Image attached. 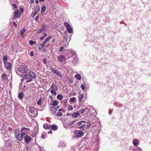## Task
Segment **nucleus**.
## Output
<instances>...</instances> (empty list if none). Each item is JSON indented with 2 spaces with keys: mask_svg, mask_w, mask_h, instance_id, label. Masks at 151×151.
I'll list each match as a JSON object with an SVG mask.
<instances>
[{
  "mask_svg": "<svg viewBox=\"0 0 151 151\" xmlns=\"http://www.w3.org/2000/svg\"><path fill=\"white\" fill-rule=\"evenodd\" d=\"M65 48L61 46L59 50L61 52V54L63 55L65 57L66 60H68L70 58L72 55L76 54V52L73 50H64Z\"/></svg>",
  "mask_w": 151,
  "mask_h": 151,
  "instance_id": "nucleus-1",
  "label": "nucleus"
},
{
  "mask_svg": "<svg viewBox=\"0 0 151 151\" xmlns=\"http://www.w3.org/2000/svg\"><path fill=\"white\" fill-rule=\"evenodd\" d=\"M36 77V75L34 72L32 71L29 72L28 74H25L24 76V78L25 79H29L27 80L26 81V82H31L32 78H35Z\"/></svg>",
  "mask_w": 151,
  "mask_h": 151,
  "instance_id": "nucleus-2",
  "label": "nucleus"
},
{
  "mask_svg": "<svg viewBox=\"0 0 151 151\" xmlns=\"http://www.w3.org/2000/svg\"><path fill=\"white\" fill-rule=\"evenodd\" d=\"M17 70H18L20 73H26L28 69L26 65L24 64L19 66Z\"/></svg>",
  "mask_w": 151,
  "mask_h": 151,
  "instance_id": "nucleus-3",
  "label": "nucleus"
},
{
  "mask_svg": "<svg viewBox=\"0 0 151 151\" xmlns=\"http://www.w3.org/2000/svg\"><path fill=\"white\" fill-rule=\"evenodd\" d=\"M30 115L32 117H35L37 115L36 109L34 107H31L30 108Z\"/></svg>",
  "mask_w": 151,
  "mask_h": 151,
  "instance_id": "nucleus-4",
  "label": "nucleus"
},
{
  "mask_svg": "<svg viewBox=\"0 0 151 151\" xmlns=\"http://www.w3.org/2000/svg\"><path fill=\"white\" fill-rule=\"evenodd\" d=\"M51 89L50 93L52 94L56 95L57 94V93L56 92L58 89V87L57 86L54 84H52L51 85L50 88L49 89Z\"/></svg>",
  "mask_w": 151,
  "mask_h": 151,
  "instance_id": "nucleus-5",
  "label": "nucleus"
},
{
  "mask_svg": "<svg viewBox=\"0 0 151 151\" xmlns=\"http://www.w3.org/2000/svg\"><path fill=\"white\" fill-rule=\"evenodd\" d=\"M57 59L58 61L60 63H63L64 62L65 64V62L66 59L65 58V56L63 54L60 55L58 56Z\"/></svg>",
  "mask_w": 151,
  "mask_h": 151,
  "instance_id": "nucleus-6",
  "label": "nucleus"
},
{
  "mask_svg": "<svg viewBox=\"0 0 151 151\" xmlns=\"http://www.w3.org/2000/svg\"><path fill=\"white\" fill-rule=\"evenodd\" d=\"M64 25L66 27L67 31L69 33H72L73 31V29L68 22H65L64 24Z\"/></svg>",
  "mask_w": 151,
  "mask_h": 151,
  "instance_id": "nucleus-7",
  "label": "nucleus"
},
{
  "mask_svg": "<svg viewBox=\"0 0 151 151\" xmlns=\"http://www.w3.org/2000/svg\"><path fill=\"white\" fill-rule=\"evenodd\" d=\"M51 39V38L50 37H49L47 38H46L45 41L41 44L39 46V49H41L46 44L47 42L49 41Z\"/></svg>",
  "mask_w": 151,
  "mask_h": 151,
  "instance_id": "nucleus-8",
  "label": "nucleus"
},
{
  "mask_svg": "<svg viewBox=\"0 0 151 151\" xmlns=\"http://www.w3.org/2000/svg\"><path fill=\"white\" fill-rule=\"evenodd\" d=\"M50 70H51L53 73L57 75L60 78H62L63 77L62 75L60 73V72L58 71L55 70L52 67H51Z\"/></svg>",
  "mask_w": 151,
  "mask_h": 151,
  "instance_id": "nucleus-9",
  "label": "nucleus"
},
{
  "mask_svg": "<svg viewBox=\"0 0 151 151\" xmlns=\"http://www.w3.org/2000/svg\"><path fill=\"white\" fill-rule=\"evenodd\" d=\"M24 138V142L27 144H29L32 140V138L28 135H26Z\"/></svg>",
  "mask_w": 151,
  "mask_h": 151,
  "instance_id": "nucleus-10",
  "label": "nucleus"
},
{
  "mask_svg": "<svg viewBox=\"0 0 151 151\" xmlns=\"http://www.w3.org/2000/svg\"><path fill=\"white\" fill-rule=\"evenodd\" d=\"M88 108H85L84 109H82L80 110H79V111L83 115L86 114L88 111Z\"/></svg>",
  "mask_w": 151,
  "mask_h": 151,
  "instance_id": "nucleus-11",
  "label": "nucleus"
},
{
  "mask_svg": "<svg viewBox=\"0 0 151 151\" xmlns=\"http://www.w3.org/2000/svg\"><path fill=\"white\" fill-rule=\"evenodd\" d=\"M74 121H72L64 123L63 124L64 127L65 128H67L68 127H70V126L74 123Z\"/></svg>",
  "mask_w": 151,
  "mask_h": 151,
  "instance_id": "nucleus-12",
  "label": "nucleus"
},
{
  "mask_svg": "<svg viewBox=\"0 0 151 151\" xmlns=\"http://www.w3.org/2000/svg\"><path fill=\"white\" fill-rule=\"evenodd\" d=\"M22 133L21 134H20L19 137V138H18V140L20 141H21L22 140V138H24V137H25L26 135H28V134L26 133L25 132H21Z\"/></svg>",
  "mask_w": 151,
  "mask_h": 151,
  "instance_id": "nucleus-13",
  "label": "nucleus"
},
{
  "mask_svg": "<svg viewBox=\"0 0 151 151\" xmlns=\"http://www.w3.org/2000/svg\"><path fill=\"white\" fill-rule=\"evenodd\" d=\"M133 145L135 147L137 146L139 144V141L137 139H134L132 141Z\"/></svg>",
  "mask_w": 151,
  "mask_h": 151,
  "instance_id": "nucleus-14",
  "label": "nucleus"
},
{
  "mask_svg": "<svg viewBox=\"0 0 151 151\" xmlns=\"http://www.w3.org/2000/svg\"><path fill=\"white\" fill-rule=\"evenodd\" d=\"M66 146V143L64 141H61L60 142L59 145V147L61 148H64Z\"/></svg>",
  "mask_w": 151,
  "mask_h": 151,
  "instance_id": "nucleus-15",
  "label": "nucleus"
},
{
  "mask_svg": "<svg viewBox=\"0 0 151 151\" xmlns=\"http://www.w3.org/2000/svg\"><path fill=\"white\" fill-rule=\"evenodd\" d=\"M50 110L52 114H55L57 111V109L54 106H52L50 107Z\"/></svg>",
  "mask_w": 151,
  "mask_h": 151,
  "instance_id": "nucleus-16",
  "label": "nucleus"
},
{
  "mask_svg": "<svg viewBox=\"0 0 151 151\" xmlns=\"http://www.w3.org/2000/svg\"><path fill=\"white\" fill-rule=\"evenodd\" d=\"M29 128H26L24 127H22L21 129V132H25L26 133L28 134L30 131Z\"/></svg>",
  "mask_w": 151,
  "mask_h": 151,
  "instance_id": "nucleus-17",
  "label": "nucleus"
},
{
  "mask_svg": "<svg viewBox=\"0 0 151 151\" xmlns=\"http://www.w3.org/2000/svg\"><path fill=\"white\" fill-rule=\"evenodd\" d=\"M4 66L6 68L7 70H9L10 68L11 65L9 63L4 61Z\"/></svg>",
  "mask_w": 151,
  "mask_h": 151,
  "instance_id": "nucleus-18",
  "label": "nucleus"
},
{
  "mask_svg": "<svg viewBox=\"0 0 151 151\" xmlns=\"http://www.w3.org/2000/svg\"><path fill=\"white\" fill-rule=\"evenodd\" d=\"M76 135L77 137H78L83 135V132L82 130H79L76 132Z\"/></svg>",
  "mask_w": 151,
  "mask_h": 151,
  "instance_id": "nucleus-19",
  "label": "nucleus"
},
{
  "mask_svg": "<svg viewBox=\"0 0 151 151\" xmlns=\"http://www.w3.org/2000/svg\"><path fill=\"white\" fill-rule=\"evenodd\" d=\"M19 131L18 129H16L14 131V134L16 137L18 139L19 137L20 134L19 133Z\"/></svg>",
  "mask_w": 151,
  "mask_h": 151,
  "instance_id": "nucleus-20",
  "label": "nucleus"
},
{
  "mask_svg": "<svg viewBox=\"0 0 151 151\" xmlns=\"http://www.w3.org/2000/svg\"><path fill=\"white\" fill-rule=\"evenodd\" d=\"M80 112L79 111L77 112H74L72 114V116L74 117H76L80 116Z\"/></svg>",
  "mask_w": 151,
  "mask_h": 151,
  "instance_id": "nucleus-21",
  "label": "nucleus"
},
{
  "mask_svg": "<svg viewBox=\"0 0 151 151\" xmlns=\"http://www.w3.org/2000/svg\"><path fill=\"white\" fill-rule=\"evenodd\" d=\"M14 15L15 17L18 18L20 17V14L18 10H16L15 11Z\"/></svg>",
  "mask_w": 151,
  "mask_h": 151,
  "instance_id": "nucleus-22",
  "label": "nucleus"
},
{
  "mask_svg": "<svg viewBox=\"0 0 151 151\" xmlns=\"http://www.w3.org/2000/svg\"><path fill=\"white\" fill-rule=\"evenodd\" d=\"M1 78L2 80L4 81H6L7 80V76L5 74H3L1 75Z\"/></svg>",
  "mask_w": 151,
  "mask_h": 151,
  "instance_id": "nucleus-23",
  "label": "nucleus"
},
{
  "mask_svg": "<svg viewBox=\"0 0 151 151\" xmlns=\"http://www.w3.org/2000/svg\"><path fill=\"white\" fill-rule=\"evenodd\" d=\"M80 129H83V130H85L86 129H87L86 127V123H84L80 127H78Z\"/></svg>",
  "mask_w": 151,
  "mask_h": 151,
  "instance_id": "nucleus-24",
  "label": "nucleus"
},
{
  "mask_svg": "<svg viewBox=\"0 0 151 151\" xmlns=\"http://www.w3.org/2000/svg\"><path fill=\"white\" fill-rule=\"evenodd\" d=\"M51 127V129L53 130H57L58 129V126L55 125H50V127Z\"/></svg>",
  "mask_w": 151,
  "mask_h": 151,
  "instance_id": "nucleus-25",
  "label": "nucleus"
},
{
  "mask_svg": "<svg viewBox=\"0 0 151 151\" xmlns=\"http://www.w3.org/2000/svg\"><path fill=\"white\" fill-rule=\"evenodd\" d=\"M84 96L82 94H79L78 96V100L79 102L82 101V99L83 98Z\"/></svg>",
  "mask_w": 151,
  "mask_h": 151,
  "instance_id": "nucleus-26",
  "label": "nucleus"
},
{
  "mask_svg": "<svg viewBox=\"0 0 151 151\" xmlns=\"http://www.w3.org/2000/svg\"><path fill=\"white\" fill-rule=\"evenodd\" d=\"M86 122L84 121H81L77 123V125H82L83 124L85 123Z\"/></svg>",
  "mask_w": 151,
  "mask_h": 151,
  "instance_id": "nucleus-27",
  "label": "nucleus"
},
{
  "mask_svg": "<svg viewBox=\"0 0 151 151\" xmlns=\"http://www.w3.org/2000/svg\"><path fill=\"white\" fill-rule=\"evenodd\" d=\"M75 78L78 80H80L81 79V77L80 75L79 74H77L75 76Z\"/></svg>",
  "mask_w": 151,
  "mask_h": 151,
  "instance_id": "nucleus-28",
  "label": "nucleus"
},
{
  "mask_svg": "<svg viewBox=\"0 0 151 151\" xmlns=\"http://www.w3.org/2000/svg\"><path fill=\"white\" fill-rule=\"evenodd\" d=\"M67 108L68 110L71 111L73 109V106L71 105H68L67 106Z\"/></svg>",
  "mask_w": 151,
  "mask_h": 151,
  "instance_id": "nucleus-29",
  "label": "nucleus"
},
{
  "mask_svg": "<svg viewBox=\"0 0 151 151\" xmlns=\"http://www.w3.org/2000/svg\"><path fill=\"white\" fill-rule=\"evenodd\" d=\"M132 151H143L141 148L139 147H137L135 149H132Z\"/></svg>",
  "mask_w": 151,
  "mask_h": 151,
  "instance_id": "nucleus-30",
  "label": "nucleus"
},
{
  "mask_svg": "<svg viewBox=\"0 0 151 151\" xmlns=\"http://www.w3.org/2000/svg\"><path fill=\"white\" fill-rule=\"evenodd\" d=\"M43 127L44 129H47L50 127V125L48 124H46V125L45 124H44L43 125Z\"/></svg>",
  "mask_w": 151,
  "mask_h": 151,
  "instance_id": "nucleus-31",
  "label": "nucleus"
},
{
  "mask_svg": "<svg viewBox=\"0 0 151 151\" xmlns=\"http://www.w3.org/2000/svg\"><path fill=\"white\" fill-rule=\"evenodd\" d=\"M46 10V7L45 6H43L41 8V11L42 13H44L45 12Z\"/></svg>",
  "mask_w": 151,
  "mask_h": 151,
  "instance_id": "nucleus-32",
  "label": "nucleus"
},
{
  "mask_svg": "<svg viewBox=\"0 0 151 151\" xmlns=\"http://www.w3.org/2000/svg\"><path fill=\"white\" fill-rule=\"evenodd\" d=\"M36 43V42L35 41H32V40L29 41V44L30 45H32L34 44H35Z\"/></svg>",
  "mask_w": 151,
  "mask_h": 151,
  "instance_id": "nucleus-33",
  "label": "nucleus"
},
{
  "mask_svg": "<svg viewBox=\"0 0 151 151\" xmlns=\"http://www.w3.org/2000/svg\"><path fill=\"white\" fill-rule=\"evenodd\" d=\"M58 104V102L57 101H53L52 105L55 106H57Z\"/></svg>",
  "mask_w": 151,
  "mask_h": 151,
  "instance_id": "nucleus-34",
  "label": "nucleus"
},
{
  "mask_svg": "<svg viewBox=\"0 0 151 151\" xmlns=\"http://www.w3.org/2000/svg\"><path fill=\"white\" fill-rule=\"evenodd\" d=\"M23 93L22 92L19 93L18 94V98L19 99H22L23 98Z\"/></svg>",
  "mask_w": 151,
  "mask_h": 151,
  "instance_id": "nucleus-35",
  "label": "nucleus"
},
{
  "mask_svg": "<svg viewBox=\"0 0 151 151\" xmlns=\"http://www.w3.org/2000/svg\"><path fill=\"white\" fill-rule=\"evenodd\" d=\"M40 10V7L39 6H37L35 8V11L37 13H38Z\"/></svg>",
  "mask_w": 151,
  "mask_h": 151,
  "instance_id": "nucleus-36",
  "label": "nucleus"
},
{
  "mask_svg": "<svg viewBox=\"0 0 151 151\" xmlns=\"http://www.w3.org/2000/svg\"><path fill=\"white\" fill-rule=\"evenodd\" d=\"M42 102V98H40L39 100L38 101L37 104L38 105H41V103Z\"/></svg>",
  "mask_w": 151,
  "mask_h": 151,
  "instance_id": "nucleus-37",
  "label": "nucleus"
},
{
  "mask_svg": "<svg viewBox=\"0 0 151 151\" xmlns=\"http://www.w3.org/2000/svg\"><path fill=\"white\" fill-rule=\"evenodd\" d=\"M57 98L59 100H60L63 98V96L62 95L60 94H58L57 96Z\"/></svg>",
  "mask_w": 151,
  "mask_h": 151,
  "instance_id": "nucleus-38",
  "label": "nucleus"
},
{
  "mask_svg": "<svg viewBox=\"0 0 151 151\" xmlns=\"http://www.w3.org/2000/svg\"><path fill=\"white\" fill-rule=\"evenodd\" d=\"M76 99V98L75 97H73L70 99V101L71 102H74L75 101Z\"/></svg>",
  "mask_w": 151,
  "mask_h": 151,
  "instance_id": "nucleus-39",
  "label": "nucleus"
},
{
  "mask_svg": "<svg viewBox=\"0 0 151 151\" xmlns=\"http://www.w3.org/2000/svg\"><path fill=\"white\" fill-rule=\"evenodd\" d=\"M86 125L87 129L91 126V124L90 122H88L86 123Z\"/></svg>",
  "mask_w": 151,
  "mask_h": 151,
  "instance_id": "nucleus-40",
  "label": "nucleus"
},
{
  "mask_svg": "<svg viewBox=\"0 0 151 151\" xmlns=\"http://www.w3.org/2000/svg\"><path fill=\"white\" fill-rule=\"evenodd\" d=\"M81 88L83 90H84L85 88V86L83 84H82L81 85Z\"/></svg>",
  "mask_w": 151,
  "mask_h": 151,
  "instance_id": "nucleus-41",
  "label": "nucleus"
},
{
  "mask_svg": "<svg viewBox=\"0 0 151 151\" xmlns=\"http://www.w3.org/2000/svg\"><path fill=\"white\" fill-rule=\"evenodd\" d=\"M25 30L24 29H22V30H21V31H20V34H21V35L23 34L24 33V32H25Z\"/></svg>",
  "mask_w": 151,
  "mask_h": 151,
  "instance_id": "nucleus-42",
  "label": "nucleus"
},
{
  "mask_svg": "<svg viewBox=\"0 0 151 151\" xmlns=\"http://www.w3.org/2000/svg\"><path fill=\"white\" fill-rule=\"evenodd\" d=\"M7 57L6 56H4L3 58V60L4 62V61H6V60H7Z\"/></svg>",
  "mask_w": 151,
  "mask_h": 151,
  "instance_id": "nucleus-43",
  "label": "nucleus"
},
{
  "mask_svg": "<svg viewBox=\"0 0 151 151\" xmlns=\"http://www.w3.org/2000/svg\"><path fill=\"white\" fill-rule=\"evenodd\" d=\"M63 114L61 112H58L57 114V116H62Z\"/></svg>",
  "mask_w": 151,
  "mask_h": 151,
  "instance_id": "nucleus-44",
  "label": "nucleus"
},
{
  "mask_svg": "<svg viewBox=\"0 0 151 151\" xmlns=\"http://www.w3.org/2000/svg\"><path fill=\"white\" fill-rule=\"evenodd\" d=\"M36 134V132H33L32 133L31 135L32 137H34L35 136Z\"/></svg>",
  "mask_w": 151,
  "mask_h": 151,
  "instance_id": "nucleus-45",
  "label": "nucleus"
},
{
  "mask_svg": "<svg viewBox=\"0 0 151 151\" xmlns=\"http://www.w3.org/2000/svg\"><path fill=\"white\" fill-rule=\"evenodd\" d=\"M43 30V29H40L37 31V32L39 34L40 33L42 32V31Z\"/></svg>",
  "mask_w": 151,
  "mask_h": 151,
  "instance_id": "nucleus-46",
  "label": "nucleus"
},
{
  "mask_svg": "<svg viewBox=\"0 0 151 151\" xmlns=\"http://www.w3.org/2000/svg\"><path fill=\"white\" fill-rule=\"evenodd\" d=\"M39 18V16H37L35 18V20L37 21L38 20Z\"/></svg>",
  "mask_w": 151,
  "mask_h": 151,
  "instance_id": "nucleus-47",
  "label": "nucleus"
},
{
  "mask_svg": "<svg viewBox=\"0 0 151 151\" xmlns=\"http://www.w3.org/2000/svg\"><path fill=\"white\" fill-rule=\"evenodd\" d=\"M30 55L31 56H33L34 55V52L31 51L30 52Z\"/></svg>",
  "mask_w": 151,
  "mask_h": 151,
  "instance_id": "nucleus-48",
  "label": "nucleus"
},
{
  "mask_svg": "<svg viewBox=\"0 0 151 151\" xmlns=\"http://www.w3.org/2000/svg\"><path fill=\"white\" fill-rule=\"evenodd\" d=\"M13 26L14 27H17V24H16V22H13Z\"/></svg>",
  "mask_w": 151,
  "mask_h": 151,
  "instance_id": "nucleus-49",
  "label": "nucleus"
},
{
  "mask_svg": "<svg viewBox=\"0 0 151 151\" xmlns=\"http://www.w3.org/2000/svg\"><path fill=\"white\" fill-rule=\"evenodd\" d=\"M13 6L15 8H16L17 7V5L15 4H13Z\"/></svg>",
  "mask_w": 151,
  "mask_h": 151,
  "instance_id": "nucleus-50",
  "label": "nucleus"
},
{
  "mask_svg": "<svg viewBox=\"0 0 151 151\" xmlns=\"http://www.w3.org/2000/svg\"><path fill=\"white\" fill-rule=\"evenodd\" d=\"M34 1V0H30V1L29 2V3L30 4H32L33 3Z\"/></svg>",
  "mask_w": 151,
  "mask_h": 151,
  "instance_id": "nucleus-51",
  "label": "nucleus"
},
{
  "mask_svg": "<svg viewBox=\"0 0 151 151\" xmlns=\"http://www.w3.org/2000/svg\"><path fill=\"white\" fill-rule=\"evenodd\" d=\"M43 36L45 37L47 36V34L45 33H44L43 34Z\"/></svg>",
  "mask_w": 151,
  "mask_h": 151,
  "instance_id": "nucleus-52",
  "label": "nucleus"
},
{
  "mask_svg": "<svg viewBox=\"0 0 151 151\" xmlns=\"http://www.w3.org/2000/svg\"><path fill=\"white\" fill-rule=\"evenodd\" d=\"M44 38L45 37L43 36H42L41 37L40 39V40H43V39H44Z\"/></svg>",
  "mask_w": 151,
  "mask_h": 151,
  "instance_id": "nucleus-53",
  "label": "nucleus"
},
{
  "mask_svg": "<svg viewBox=\"0 0 151 151\" xmlns=\"http://www.w3.org/2000/svg\"><path fill=\"white\" fill-rule=\"evenodd\" d=\"M41 137L42 138H44V137H45V135H44L43 134H42V136H41Z\"/></svg>",
  "mask_w": 151,
  "mask_h": 151,
  "instance_id": "nucleus-54",
  "label": "nucleus"
},
{
  "mask_svg": "<svg viewBox=\"0 0 151 151\" xmlns=\"http://www.w3.org/2000/svg\"><path fill=\"white\" fill-rule=\"evenodd\" d=\"M48 133L51 134L52 133V131H50L48 132Z\"/></svg>",
  "mask_w": 151,
  "mask_h": 151,
  "instance_id": "nucleus-55",
  "label": "nucleus"
},
{
  "mask_svg": "<svg viewBox=\"0 0 151 151\" xmlns=\"http://www.w3.org/2000/svg\"><path fill=\"white\" fill-rule=\"evenodd\" d=\"M50 45V43H49L48 44H47V45H46V48L47 47H48Z\"/></svg>",
  "mask_w": 151,
  "mask_h": 151,
  "instance_id": "nucleus-56",
  "label": "nucleus"
},
{
  "mask_svg": "<svg viewBox=\"0 0 151 151\" xmlns=\"http://www.w3.org/2000/svg\"><path fill=\"white\" fill-rule=\"evenodd\" d=\"M35 2H36V3H37V4L38 3V2H39L38 0H35Z\"/></svg>",
  "mask_w": 151,
  "mask_h": 151,
  "instance_id": "nucleus-57",
  "label": "nucleus"
},
{
  "mask_svg": "<svg viewBox=\"0 0 151 151\" xmlns=\"http://www.w3.org/2000/svg\"><path fill=\"white\" fill-rule=\"evenodd\" d=\"M45 60H46V59H45L43 61V63H45Z\"/></svg>",
  "mask_w": 151,
  "mask_h": 151,
  "instance_id": "nucleus-58",
  "label": "nucleus"
},
{
  "mask_svg": "<svg viewBox=\"0 0 151 151\" xmlns=\"http://www.w3.org/2000/svg\"><path fill=\"white\" fill-rule=\"evenodd\" d=\"M62 109H60L58 110L59 111H62Z\"/></svg>",
  "mask_w": 151,
  "mask_h": 151,
  "instance_id": "nucleus-59",
  "label": "nucleus"
},
{
  "mask_svg": "<svg viewBox=\"0 0 151 151\" xmlns=\"http://www.w3.org/2000/svg\"><path fill=\"white\" fill-rule=\"evenodd\" d=\"M90 108L91 109H93V106H91L90 107Z\"/></svg>",
  "mask_w": 151,
  "mask_h": 151,
  "instance_id": "nucleus-60",
  "label": "nucleus"
},
{
  "mask_svg": "<svg viewBox=\"0 0 151 151\" xmlns=\"http://www.w3.org/2000/svg\"><path fill=\"white\" fill-rule=\"evenodd\" d=\"M93 110H94V111H95V112H96L95 114H96V111L95 110H94V109H93ZM95 115V114H94L93 115Z\"/></svg>",
  "mask_w": 151,
  "mask_h": 151,
  "instance_id": "nucleus-61",
  "label": "nucleus"
},
{
  "mask_svg": "<svg viewBox=\"0 0 151 151\" xmlns=\"http://www.w3.org/2000/svg\"><path fill=\"white\" fill-rule=\"evenodd\" d=\"M44 0H40V2L43 1Z\"/></svg>",
  "mask_w": 151,
  "mask_h": 151,
  "instance_id": "nucleus-62",
  "label": "nucleus"
},
{
  "mask_svg": "<svg viewBox=\"0 0 151 151\" xmlns=\"http://www.w3.org/2000/svg\"><path fill=\"white\" fill-rule=\"evenodd\" d=\"M59 106H58V107H57L56 108L57 109V110L58 109H59Z\"/></svg>",
  "mask_w": 151,
  "mask_h": 151,
  "instance_id": "nucleus-63",
  "label": "nucleus"
},
{
  "mask_svg": "<svg viewBox=\"0 0 151 151\" xmlns=\"http://www.w3.org/2000/svg\"><path fill=\"white\" fill-rule=\"evenodd\" d=\"M55 39H53V40H52V42H54V41H55Z\"/></svg>",
  "mask_w": 151,
  "mask_h": 151,
  "instance_id": "nucleus-64",
  "label": "nucleus"
}]
</instances>
